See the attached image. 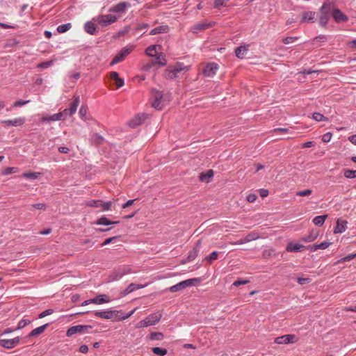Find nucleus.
Returning a JSON list of instances; mask_svg holds the SVG:
<instances>
[{"mask_svg": "<svg viewBox=\"0 0 356 356\" xmlns=\"http://www.w3.org/2000/svg\"><path fill=\"white\" fill-rule=\"evenodd\" d=\"M335 7V1L333 0H325L321 7L319 8V25L323 28H326L328 21L332 14V10Z\"/></svg>", "mask_w": 356, "mask_h": 356, "instance_id": "obj_1", "label": "nucleus"}, {"mask_svg": "<svg viewBox=\"0 0 356 356\" xmlns=\"http://www.w3.org/2000/svg\"><path fill=\"white\" fill-rule=\"evenodd\" d=\"M135 312V309L131 311L129 313L125 315H120L121 311L118 310H106V311H98L95 312V315L97 317L103 319H112L115 318L117 321H123L129 318Z\"/></svg>", "mask_w": 356, "mask_h": 356, "instance_id": "obj_2", "label": "nucleus"}, {"mask_svg": "<svg viewBox=\"0 0 356 356\" xmlns=\"http://www.w3.org/2000/svg\"><path fill=\"white\" fill-rule=\"evenodd\" d=\"M200 278H191L180 282L169 288V291L175 293L189 286H195L200 282Z\"/></svg>", "mask_w": 356, "mask_h": 356, "instance_id": "obj_3", "label": "nucleus"}, {"mask_svg": "<svg viewBox=\"0 0 356 356\" xmlns=\"http://www.w3.org/2000/svg\"><path fill=\"white\" fill-rule=\"evenodd\" d=\"M131 268L129 266H122L113 270L108 276V282H114L121 279L125 275L131 273Z\"/></svg>", "mask_w": 356, "mask_h": 356, "instance_id": "obj_4", "label": "nucleus"}, {"mask_svg": "<svg viewBox=\"0 0 356 356\" xmlns=\"http://www.w3.org/2000/svg\"><path fill=\"white\" fill-rule=\"evenodd\" d=\"M118 17L112 14L100 15L92 19V20L102 26H107L115 22Z\"/></svg>", "mask_w": 356, "mask_h": 356, "instance_id": "obj_5", "label": "nucleus"}, {"mask_svg": "<svg viewBox=\"0 0 356 356\" xmlns=\"http://www.w3.org/2000/svg\"><path fill=\"white\" fill-rule=\"evenodd\" d=\"M152 96L153 99L152 102V107L158 110H161L164 106L163 92L158 90L153 89L152 91Z\"/></svg>", "mask_w": 356, "mask_h": 356, "instance_id": "obj_6", "label": "nucleus"}, {"mask_svg": "<svg viewBox=\"0 0 356 356\" xmlns=\"http://www.w3.org/2000/svg\"><path fill=\"white\" fill-rule=\"evenodd\" d=\"M133 50V47H126L122 48L113 58L111 65H115L124 60L125 57L129 55Z\"/></svg>", "mask_w": 356, "mask_h": 356, "instance_id": "obj_7", "label": "nucleus"}, {"mask_svg": "<svg viewBox=\"0 0 356 356\" xmlns=\"http://www.w3.org/2000/svg\"><path fill=\"white\" fill-rule=\"evenodd\" d=\"M91 328H92V326L89 325H74V326L70 327L67 330L66 335H67V337H70L76 333L88 332V330Z\"/></svg>", "mask_w": 356, "mask_h": 356, "instance_id": "obj_8", "label": "nucleus"}, {"mask_svg": "<svg viewBox=\"0 0 356 356\" xmlns=\"http://www.w3.org/2000/svg\"><path fill=\"white\" fill-rule=\"evenodd\" d=\"M298 340V338L295 334H285L276 337L274 342L277 344H289L296 343Z\"/></svg>", "mask_w": 356, "mask_h": 356, "instance_id": "obj_9", "label": "nucleus"}, {"mask_svg": "<svg viewBox=\"0 0 356 356\" xmlns=\"http://www.w3.org/2000/svg\"><path fill=\"white\" fill-rule=\"evenodd\" d=\"M202 244V241L200 239L196 242L195 247L191 250L187 256V258L183 260L182 264L193 261L198 255L200 252V247Z\"/></svg>", "mask_w": 356, "mask_h": 356, "instance_id": "obj_10", "label": "nucleus"}, {"mask_svg": "<svg viewBox=\"0 0 356 356\" xmlns=\"http://www.w3.org/2000/svg\"><path fill=\"white\" fill-rule=\"evenodd\" d=\"M331 13L334 21L337 23L346 22L348 21V17L339 8L334 7Z\"/></svg>", "mask_w": 356, "mask_h": 356, "instance_id": "obj_11", "label": "nucleus"}, {"mask_svg": "<svg viewBox=\"0 0 356 356\" xmlns=\"http://www.w3.org/2000/svg\"><path fill=\"white\" fill-rule=\"evenodd\" d=\"M20 337H17L11 339H0V346L6 349H11L19 343Z\"/></svg>", "mask_w": 356, "mask_h": 356, "instance_id": "obj_12", "label": "nucleus"}, {"mask_svg": "<svg viewBox=\"0 0 356 356\" xmlns=\"http://www.w3.org/2000/svg\"><path fill=\"white\" fill-rule=\"evenodd\" d=\"M79 102V97H74V101L71 103L70 108L64 109L63 111H61L63 113V117L66 116L67 115H69L70 116L74 115L76 111Z\"/></svg>", "mask_w": 356, "mask_h": 356, "instance_id": "obj_13", "label": "nucleus"}, {"mask_svg": "<svg viewBox=\"0 0 356 356\" xmlns=\"http://www.w3.org/2000/svg\"><path fill=\"white\" fill-rule=\"evenodd\" d=\"M129 6V3L122 1L119 3L114 5L109 9V12L118 13L119 15L118 18L120 17V15L124 13L127 8Z\"/></svg>", "mask_w": 356, "mask_h": 356, "instance_id": "obj_14", "label": "nucleus"}, {"mask_svg": "<svg viewBox=\"0 0 356 356\" xmlns=\"http://www.w3.org/2000/svg\"><path fill=\"white\" fill-rule=\"evenodd\" d=\"M218 69V65L216 63H208L203 70V74L206 76L211 77L216 74Z\"/></svg>", "mask_w": 356, "mask_h": 356, "instance_id": "obj_15", "label": "nucleus"}, {"mask_svg": "<svg viewBox=\"0 0 356 356\" xmlns=\"http://www.w3.org/2000/svg\"><path fill=\"white\" fill-rule=\"evenodd\" d=\"M25 122V118L23 117L15 118L13 120H2L1 123L3 124L6 127L14 126L19 127L22 126Z\"/></svg>", "mask_w": 356, "mask_h": 356, "instance_id": "obj_16", "label": "nucleus"}, {"mask_svg": "<svg viewBox=\"0 0 356 356\" xmlns=\"http://www.w3.org/2000/svg\"><path fill=\"white\" fill-rule=\"evenodd\" d=\"M162 317V314L159 312H155L147 316L145 320L148 323V325H154L158 323Z\"/></svg>", "mask_w": 356, "mask_h": 356, "instance_id": "obj_17", "label": "nucleus"}, {"mask_svg": "<svg viewBox=\"0 0 356 356\" xmlns=\"http://www.w3.org/2000/svg\"><path fill=\"white\" fill-rule=\"evenodd\" d=\"M347 221L344 220L337 219V225L334 229V233H343L346 231L347 228Z\"/></svg>", "mask_w": 356, "mask_h": 356, "instance_id": "obj_18", "label": "nucleus"}, {"mask_svg": "<svg viewBox=\"0 0 356 356\" xmlns=\"http://www.w3.org/2000/svg\"><path fill=\"white\" fill-rule=\"evenodd\" d=\"M147 115L145 113L138 114L134 119L129 122V125L131 127H136L140 125L146 118Z\"/></svg>", "mask_w": 356, "mask_h": 356, "instance_id": "obj_19", "label": "nucleus"}, {"mask_svg": "<svg viewBox=\"0 0 356 356\" xmlns=\"http://www.w3.org/2000/svg\"><path fill=\"white\" fill-rule=\"evenodd\" d=\"M316 13L313 11H307L302 13L301 22L314 23Z\"/></svg>", "mask_w": 356, "mask_h": 356, "instance_id": "obj_20", "label": "nucleus"}, {"mask_svg": "<svg viewBox=\"0 0 356 356\" xmlns=\"http://www.w3.org/2000/svg\"><path fill=\"white\" fill-rule=\"evenodd\" d=\"M110 79L115 81V84L118 88H120L124 86V79L119 77V74L117 72H111L110 73Z\"/></svg>", "mask_w": 356, "mask_h": 356, "instance_id": "obj_21", "label": "nucleus"}, {"mask_svg": "<svg viewBox=\"0 0 356 356\" xmlns=\"http://www.w3.org/2000/svg\"><path fill=\"white\" fill-rule=\"evenodd\" d=\"M63 118V113L62 112H59L58 113L49 115L44 116L41 118V122H51V121H58L62 120Z\"/></svg>", "mask_w": 356, "mask_h": 356, "instance_id": "obj_22", "label": "nucleus"}, {"mask_svg": "<svg viewBox=\"0 0 356 356\" xmlns=\"http://www.w3.org/2000/svg\"><path fill=\"white\" fill-rule=\"evenodd\" d=\"M147 284L142 285V284H138L135 283H131L123 291L124 296H127L130 293L140 289H143L145 286H146Z\"/></svg>", "mask_w": 356, "mask_h": 356, "instance_id": "obj_23", "label": "nucleus"}, {"mask_svg": "<svg viewBox=\"0 0 356 356\" xmlns=\"http://www.w3.org/2000/svg\"><path fill=\"white\" fill-rule=\"evenodd\" d=\"M305 248V247L303 245L299 243H289L287 245L286 250L290 252H296L302 251Z\"/></svg>", "mask_w": 356, "mask_h": 356, "instance_id": "obj_24", "label": "nucleus"}, {"mask_svg": "<svg viewBox=\"0 0 356 356\" xmlns=\"http://www.w3.org/2000/svg\"><path fill=\"white\" fill-rule=\"evenodd\" d=\"M248 51V46H240L237 47L235 50V54L237 58L240 59H243L245 57Z\"/></svg>", "mask_w": 356, "mask_h": 356, "instance_id": "obj_25", "label": "nucleus"}, {"mask_svg": "<svg viewBox=\"0 0 356 356\" xmlns=\"http://www.w3.org/2000/svg\"><path fill=\"white\" fill-rule=\"evenodd\" d=\"M213 170H208L206 172L200 175L199 179L202 182L209 183L210 179L213 177Z\"/></svg>", "mask_w": 356, "mask_h": 356, "instance_id": "obj_26", "label": "nucleus"}, {"mask_svg": "<svg viewBox=\"0 0 356 356\" xmlns=\"http://www.w3.org/2000/svg\"><path fill=\"white\" fill-rule=\"evenodd\" d=\"M318 236V231L317 230H312L310 233L301 238V241L308 243L312 242L317 238Z\"/></svg>", "mask_w": 356, "mask_h": 356, "instance_id": "obj_27", "label": "nucleus"}, {"mask_svg": "<svg viewBox=\"0 0 356 356\" xmlns=\"http://www.w3.org/2000/svg\"><path fill=\"white\" fill-rule=\"evenodd\" d=\"M49 326V323H46L43 325H41L40 327H38L33 330L28 335L29 337H35L39 334H41L44 332L45 329Z\"/></svg>", "mask_w": 356, "mask_h": 356, "instance_id": "obj_28", "label": "nucleus"}, {"mask_svg": "<svg viewBox=\"0 0 356 356\" xmlns=\"http://www.w3.org/2000/svg\"><path fill=\"white\" fill-rule=\"evenodd\" d=\"M84 30L90 35H95L97 32V27L92 22H87L84 25Z\"/></svg>", "mask_w": 356, "mask_h": 356, "instance_id": "obj_29", "label": "nucleus"}, {"mask_svg": "<svg viewBox=\"0 0 356 356\" xmlns=\"http://www.w3.org/2000/svg\"><path fill=\"white\" fill-rule=\"evenodd\" d=\"M169 31V27L166 25H162L157 26L150 31V35H154L159 33H168Z\"/></svg>", "mask_w": 356, "mask_h": 356, "instance_id": "obj_30", "label": "nucleus"}, {"mask_svg": "<svg viewBox=\"0 0 356 356\" xmlns=\"http://www.w3.org/2000/svg\"><path fill=\"white\" fill-rule=\"evenodd\" d=\"M119 221H111L108 220L106 217H101L100 218L97 219L96 221L97 225H115L118 224Z\"/></svg>", "mask_w": 356, "mask_h": 356, "instance_id": "obj_31", "label": "nucleus"}, {"mask_svg": "<svg viewBox=\"0 0 356 356\" xmlns=\"http://www.w3.org/2000/svg\"><path fill=\"white\" fill-rule=\"evenodd\" d=\"M163 76L166 79H174L177 77V74L174 72L173 69L170 66L163 72Z\"/></svg>", "mask_w": 356, "mask_h": 356, "instance_id": "obj_32", "label": "nucleus"}, {"mask_svg": "<svg viewBox=\"0 0 356 356\" xmlns=\"http://www.w3.org/2000/svg\"><path fill=\"white\" fill-rule=\"evenodd\" d=\"M174 72L177 74L178 73L181 72V71H188L189 70L188 66H185L184 63H177L174 66H170Z\"/></svg>", "mask_w": 356, "mask_h": 356, "instance_id": "obj_33", "label": "nucleus"}, {"mask_svg": "<svg viewBox=\"0 0 356 356\" xmlns=\"http://www.w3.org/2000/svg\"><path fill=\"white\" fill-rule=\"evenodd\" d=\"M211 26V24L210 23H198L194 25L193 27V32L196 33L197 31L205 30Z\"/></svg>", "mask_w": 356, "mask_h": 356, "instance_id": "obj_34", "label": "nucleus"}, {"mask_svg": "<svg viewBox=\"0 0 356 356\" xmlns=\"http://www.w3.org/2000/svg\"><path fill=\"white\" fill-rule=\"evenodd\" d=\"M106 295H99L94 298H92V302L96 305H101L103 303L108 302V299H105Z\"/></svg>", "mask_w": 356, "mask_h": 356, "instance_id": "obj_35", "label": "nucleus"}, {"mask_svg": "<svg viewBox=\"0 0 356 356\" xmlns=\"http://www.w3.org/2000/svg\"><path fill=\"white\" fill-rule=\"evenodd\" d=\"M157 47H159V49H161V45H150L149 46L147 49H146V51H145V53L147 54V55H148L149 56H151V57H154V56H156V49Z\"/></svg>", "mask_w": 356, "mask_h": 356, "instance_id": "obj_36", "label": "nucleus"}, {"mask_svg": "<svg viewBox=\"0 0 356 356\" xmlns=\"http://www.w3.org/2000/svg\"><path fill=\"white\" fill-rule=\"evenodd\" d=\"M327 217V215L317 216L313 219L312 221L316 225L322 226L324 224Z\"/></svg>", "mask_w": 356, "mask_h": 356, "instance_id": "obj_37", "label": "nucleus"}, {"mask_svg": "<svg viewBox=\"0 0 356 356\" xmlns=\"http://www.w3.org/2000/svg\"><path fill=\"white\" fill-rule=\"evenodd\" d=\"M150 340L161 341L164 339V335L161 332H152L149 336Z\"/></svg>", "mask_w": 356, "mask_h": 356, "instance_id": "obj_38", "label": "nucleus"}, {"mask_svg": "<svg viewBox=\"0 0 356 356\" xmlns=\"http://www.w3.org/2000/svg\"><path fill=\"white\" fill-rule=\"evenodd\" d=\"M160 66H165L167 64L165 55L163 53H160L156 56V62Z\"/></svg>", "mask_w": 356, "mask_h": 356, "instance_id": "obj_39", "label": "nucleus"}, {"mask_svg": "<svg viewBox=\"0 0 356 356\" xmlns=\"http://www.w3.org/2000/svg\"><path fill=\"white\" fill-rule=\"evenodd\" d=\"M71 27H72L71 23H67V24H64L62 25H59L57 27V31L59 33H65L66 31H67L68 30H70L71 29Z\"/></svg>", "mask_w": 356, "mask_h": 356, "instance_id": "obj_40", "label": "nucleus"}, {"mask_svg": "<svg viewBox=\"0 0 356 356\" xmlns=\"http://www.w3.org/2000/svg\"><path fill=\"white\" fill-rule=\"evenodd\" d=\"M343 175L347 179L356 178V170L345 169L343 170Z\"/></svg>", "mask_w": 356, "mask_h": 356, "instance_id": "obj_41", "label": "nucleus"}, {"mask_svg": "<svg viewBox=\"0 0 356 356\" xmlns=\"http://www.w3.org/2000/svg\"><path fill=\"white\" fill-rule=\"evenodd\" d=\"M100 204H102V200H92L85 203L86 206L91 207H100Z\"/></svg>", "mask_w": 356, "mask_h": 356, "instance_id": "obj_42", "label": "nucleus"}, {"mask_svg": "<svg viewBox=\"0 0 356 356\" xmlns=\"http://www.w3.org/2000/svg\"><path fill=\"white\" fill-rule=\"evenodd\" d=\"M152 352L157 355L164 356L167 354L168 350L165 348L154 347L152 348Z\"/></svg>", "mask_w": 356, "mask_h": 356, "instance_id": "obj_43", "label": "nucleus"}, {"mask_svg": "<svg viewBox=\"0 0 356 356\" xmlns=\"http://www.w3.org/2000/svg\"><path fill=\"white\" fill-rule=\"evenodd\" d=\"M92 140L94 143H95L97 145H101L104 141V138L103 136L98 134H94L92 136Z\"/></svg>", "mask_w": 356, "mask_h": 356, "instance_id": "obj_44", "label": "nucleus"}, {"mask_svg": "<svg viewBox=\"0 0 356 356\" xmlns=\"http://www.w3.org/2000/svg\"><path fill=\"white\" fill-rule=\"evenodd\" d=\"M218 257V252L217 251L212 252L209 255L205 257V260L209 264H211L214 260H216Z\"/></svg>", "mask_w": 356, "mask_h": 356, "instance_id": "obj_45", "label": "nucleus"}, {"mask_svg": "<svg viewBox=\"0 0 356 356\" xmlns=\"http://www.w3.org/2000/svg\"><path fill=\"white\" fill-rule=\"evenodd\" d=\"M229 0H215L213 3L214 8H220V7H225L227 6V3Z\"/></svg>", "mask_w": 356, "mask_h": 356, "instance_id": "obj_46", "label": "nucleus"}, {"mask_svg": "<svg viewBox=\"0 0 356 356\" xmlns=\"http://www.w3.org/2000/svg\"><path fill=\"white\" fill-rule=\"evenodd\" d=\"M313 119L317 122L327 121V118L320 113H314Z\"/></svg>", "mask_w": 356, "mask_h": 356, "instance_id": "obj_47", "label": "nucleus"}, {"mask_svg": "<svg viewBox=\"0 0 356 356\" xmlns=\"http://www.w3.org/2000/svg\"><path fill=\"white\" fill-rule=\"evenodd\" d=\"M40 175V172H28V173H24L23 177L31 179H36L38 178L39 175Z\"/></svg>", "mask_w": 356, "mask_h": 356, "instance_id": "obj_48", "label": "nucleus"}, {"mask_svg": "<svg viewBox=\"0 0 356 356\" xmlns=\"http://www.w3.org/2000/svg\"><path fill=\"white\" fill-rule=\"evenodd\" d=\"M29 323H31V321L30 320L22 319V320H21L19 322L18 325H17V328L15 330L22 329L24 327H26L27 325H29Z\"/></svg>", "mask_w": 356, "mask_h": 356, "instance_id": "obj_49", "label": "nucleus"}, {"mask_svg": "<svg viewBox=\"0 0 356 356\" xmlns=\"http://www.w3.org/2000/svg\"><path fill=\"white\" fill-rule=\"evenodd\" d=\"M112 204H113V202L111 201H108L106 202H103L102 201V204H100V207H102V211H108L111 209Z\"/></svg>", "mask_w": 356, "mask_h": 356, "instance_id": "obj_50", "label": "nucleus"}, {"mask_svg": "<svg viewBox=\"0 0 356 356\" xmlns=\"http://www.w3.org/2000/svg\"><path fill=\"white\" fill-rule=\"evenodd\" d=\"M53 63H54L53 60L45 61V62L39 63L37 65V67L39 68H48L50 66H51L53 65Z\"/></svg>", "mask_w": 356, "mask_h": 356, "instance_id": "obj_51", "label": "nucleus"}, {"mask_svg": "<svg viewBox=\"0 0 356 356\" xmlns=\"http://www.w3.org/2000/svg\"><path fill=\"white\" fill-rule=\"evenodd\" d=\"M355 257H356V253L355 254H351L347 255L345 257L341 258V259H339L337 261V263H342V262H345V261H349L352 260L353 259H354Z\"/></svg>", "mask_w": 356, "mask_h": 356, "instance_id": "obj_52", "label": "nucleus"}, {"mask_svg": "<svg viewBox=\"0 0 356 356\" xmlns=\"http://www.w3.org/2000/svg\"><path fill=\"white\" fill-rule=\"evenodd\" d=\"M31 207L43 211L47 209V205L44 203L33 204L31 206Z\"/></svg>", "mask_w": 356, "mask_h": 356, "instance_id": "obj_53", "label": "nucleus"}, {"mask_svg": "<svg viewBox=\"0 0 356 356\" xmlns=\"http://www.w3.org/2000/svg\"><path fill=\"white\" fill-rule=\"evenodd\" d=\"M312 193V191L311 189H306L303 191H300L296 193V195L298 196H308L311 195Z\"/></svg>", "mask_w": 356, "mask_h": 356, "instance_id": "obj_54", "label": "nucleus"}, {"mask_svg": "<svg viewBox=\"0 0 356 356\" xmlns=\"http://www.w3.org/2000/svg\"><path fill=\"white\" fill-rule=\"evenodd\" d=\"M54 313V310L51 309H46L44 311H43L42 312H41L39 316H38V318H42L48 315H50L51 314Z\"/></svg>", "mask_w": 356, "mask_h": 356, "instance_id": "obj_55", "label": "nucleus"}, {"mask_svg": "<svg viewBox=\"0 0 356 356\" xmlns=\"http://www.w3.org/2000/svg\"><path fill=\"white\" fill-rule=\"evenodd\" d=\"M297 281H298L299 284L304 285V284H309L311 282V279L309 278V277H305V278L298 277L297 279Z\"/></svg>", "mask_w": 356, "mask_h": 356, "instance_id": "obj_56", "label": "nucleus"}, {"mask_svg": "<svg viewBox=\"0 0 356 356\" xmlns=\"http://www.w3.org/2000/svg\"><path fill=\"white\" fill-rule=\"evenodd\" d=\"M29 102H30V100L24 101V100L19 99V100L15 102L13 106V107H19V106H24V105L28 104Z\"/></svg>", "mask_w": 356, "mask_h": 356, "instance_id": "obj_57", "label": "nucleus"}, {"mask_svg": "<svg viewBox=\"0 0 356 356\" xmlns=\"http://www.w3.org/2000/svg\"><path fill=\"white\" fill-rule=\"evenodd\" d=\"M331 244V243L330 242H327V241H324V242H322L319 244H316L317 245V249H321V250H325L326 248H327Z\"/></svg>", "mask_w": 356, "mask_h": 356, "instance_id": "obj_58", "label": "nucleus"}, {"mask_svg": "<svg viewBox=\"0 0 356 356\" xmlns=\"http://www.w3.org/2000/svg\"><path fill=\"white\" fill-rule=\"evenodd\" d=\"M332 137V134L331 132H327L322 137V140L324 143H328L330 141L331 138Z\"/></svg>", "mask_w": 356, "mask_h": 356, "instance_id": "obj_59", "label": "nucleus"}, {"mask_svg": "<svg viewBox=\"0 0 356 356\" xmlns=\"http://www.w3.org/2000/svg\"><path fill=\"white\" fill-rule=\"evenodd\" d=\"M17 172V169L13 167L6 168L3 171V175H7Z\"/></svg>", "mask_w": 356, "mask_h": 356, "instance_id": "obj_60", "label": "nucleus"}, {"mask_svg": "<svg viewBox=\"0 0 356 356\" xmlns=\"http://www.w3.org/2000/svg\"><path fill=\"white\" fill-rule=\"evenodd\" d=\"M298 39V37H286L283 40V42L287 44L297 40Z\"/></svg>", "mask_w": 356, "mask_h": 356, "instance_id": "obj_61", "label": "nucleus"}, {"mask_svg": "<svg viewBox=\"0 0 356 356\" xmlns=\"http://www.w3.org/2000/svg\"><path fill=\"white\" fill-rule=\"evenodd\" d=\"M86 113H87V109L86 108H85L83 106H82L80 109H79V114L80 115V117L83 119L86 115Z\"/></svg>", "mask_w": 356, "mask_h": 356, "instance_id": "obj_62", "label": "nucleus"}, {"mask_svg": "<svg viewBox=\"0 0 356 356\" xmlns=\"http://www.w3.org/2000/svg\"><path fill=\"white\" fill-rule=\"evenodd\" d=\"M327 35H319L314 38V40L322 42H325L327 41Z\"/></svg>", "mask_w": 356, "mask_h": 356, "instance_id": "obj_63", "label": "nucleus"}, {"mask_svg": "<svg viewBox=\"0 0 356 356\" xmlns=\"http://www.w3.org/2000/svg\"><path fill=\"white\" fill-rule=\"evenodd\" d=\"M147 323H147V321H146L145 319L141 320L140 321H139V322L137 323V325H136V328H140V327H148L149 325H148V324H147Z\"/></svg>", "mask_w": 356, "mask_h": 356, "instance_id": "obj_64", "label": "nucleus"}]
</instances>
